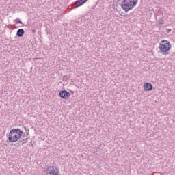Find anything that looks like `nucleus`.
<instances>
[{"instance_id":"f257e3e1","label":"nucleus","mask_w":175,"mask_h":175,"mask_svg":"<svg viewBox=\"0 0 175 175\" xmlns=\"http://www.w3.org/2000/svg\"><path fill=\"white\" fill-rule=\"evenodd\" d=\"M23 133V130L20 129H13L10 130L8 134V142H10V143H16V142H18L19 139H21Z\"/></svg>"},{"instance_id":"f03ea898","label":"nucleus","mask_w":175,"mask_h":175,"mask_svg":"<svg viewBox=\"0 0 175 175\" xmlns=\"http://www.w3.org/2000/svg\"><path fill=\"white\" fill-rule=\"evenodd\" d=\"M159 49L163 55H167L172 49V44L167 40H161L159 44Z\"/></svg>"},{"instance_id":"7ed1b4c3","label":"nucleus","mask_w":175,"mask_h":175,"mask_svg":"<svg viewBox=\"0 0 175 175\" xmlns=\"http://www.w3.org/2000/svg\"><path fill=\"white\" fill-rule=\"evenodd\" d=\"M137 2L138 0H123L121 3V8L124 12H129L137 5Z\"/></svg>"},{"instance_id":"20e7f679","label":"nucleus","mask_w":175,"mask_h":175,"mask_svg":"<svg viewBox=\"0 0 175 175\" xmlns=\"http://www.w3.org/2000/svg\"><path fill=\"white\" fill-rule=\"evenodd\" d=\"M46 175H59V170L55 165L48 166L45 170Z\"/></svg>"},{"instance_id":"39448f33","label":"nucleus","mask_w":175,"mask_h":175,"mask_svg":"<svg viewBox=\"0 0 175 175\" xmlns=\"http://www.w3.org/2000/svg\"><path fill=\"white\" fill-rule=\"evenodd\" d=\"M59 96L60 98H62V99H69L70 98V93L66 90H62L59 93Z\"/></svg>"},{"instance_id":"423d86ee","label":"nucleus","mask_w":175,"mask_h":175,"mask_svg":"<svg viewBox=\"0 0 175 175\" xmlns=\"http://www.w3.org/2000/svg\"><path fill=\"white\" fill-rule=\"evenodd\" d=\"M144 91L148 92L152 90V84L150 83H144L143 85Z\"/></svg>"},{"instance_id":"0eeeda50","label":"nucleus","mask_w":175,"mask_h":175,"mask_svg":"<svg viewBox=\"0 0 175 175\" xmlns=\"http://www.w3.org/2000/svg\"><path fill=\"white\" fill-rule=\"evenodd\" d=\"M87 2V0H78L75 3V8H79Z\"/></svg>"},{"instance_id":"6e6552de","label":"nucleus","mask_w":175,"mask_h":175,"mask_svg":"<svg viewBox=\"0 0 175 175\" xmlns=\"http://www.w3.org/2000/svg\"><path fill=\"white\" fill-rule=\"evenodd\" d=\"M16 35H17V36H18L19 38H21V36H23V35H24V29H19L17 31Z\"/></svg>"},{"instance_id":"1a4fd4ad","label":"nucleus","mask_w":175,"mask_h":175,"mask_svg":"<svg viewBox=\"0 0 175 175\" xmlns=\"http://www.w3.org/2000/svg\"><path fill=\"white\" fill-rule=\"evenodd\" d=\"M15 23L16 24H23V22L20 19H16Z\"/></svg>"},{"instance_id":"9d476101","label":"nucleus","mask_w":175,"mask_h":175,"mask_svg":"<svg viewBox=\"0 0 175 175\" xmlns=\"http://www.w3.org/2000/svg\"><path fill=\"white\" fill-rule=\"evenodd\" d=\"M167 31H168V32H171V31H172V29H168Z\"/></svg>"}]
</instances>
